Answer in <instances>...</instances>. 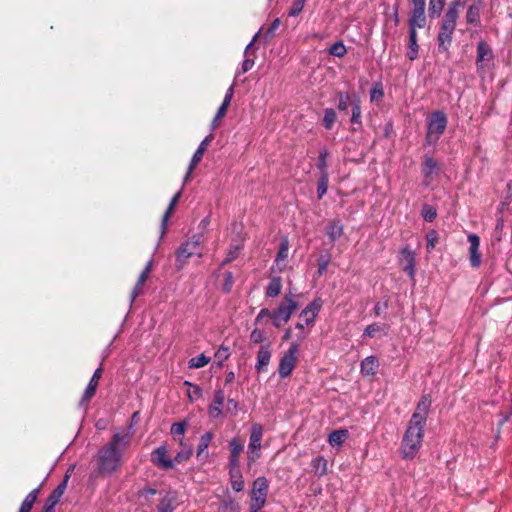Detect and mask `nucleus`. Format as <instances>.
I'll return each mask as SVG.
<instances>
[{"label": "nucleus", "instance_id": "obj_1", "mask_svg": "<svg viewBox=\"0 0 512 512\" xmlns=\"http://www.w3.org/2000/svg\"><path fill=\"white\" fill-rule=\"evenodd\" d=\"M133 433L130 429L114 432L111 439L103 445L95 456L97 471L101 475H112L122 464L125 451L130 447Z\"/></svg>", "mask_w": 512, "mask_h": 512}, {"label": "nucleus", "instance_id": "obj_2", "mask_svg": "<svg viewBox=\"0 0 512 512\" xmlns=\"http://www.w3.org/2000/svg\"><path fill=\"white\" fill-rule=\"evenodd\" d=\"M430 405V397L423 395L416 406L402 439L401 455L404 459L411 460L415 458L422 446L424 427Z\"/></svg>", "mask_w": 512, "mask_h": 512}, {"label": "nucleus", "instance_id": "obj_3", "mask_svg": "<svg viewBox=\"0 0 512 512\" xmlns=\"http://www.w3.org/2000/svg\"><path fill=\"white\" fill-rule=\"evenodd\" d=\"M463 5L464 3L460 2L459 0L452 1L443 16L437 37L438 50L440 52H447L449 50L457 20L459 18V11Z\"/></svg>", "mask_w": 512, "mask_h": 512}, {"label": "nucleus", "instance_id": "obj_4", "mask_svg": "<svg viewBox=\"0 0 512 512\" xmlns=\"http://www.w3.org/2000/svg\"><path fill=\"white\" fill-rule=\"evenodd\" d=\"M447 117L442 111H435L427 118L426 143L435 145L447 127Z\"/></svg>", "mask_w": 512, "mask_h": 512}, {"label": "nucleus", "instance_id": "obj_5", "mask_svg": "<svg viewBox=\"0 0 512 512\" xmlns=\"http://www.w3.org/2000/svg\"><path fill=\"white\" fill-rule=\"evenodd\" d=\"M297 308L298 303L295 300V295L291 292L286 293L277 309L273 311V325L280 328L282 323H287L290 320Z\"/></svg>", "mask_w": 512, "mask_h": 512}, {"label": "nucleus", "instance_id": "obj_6", "mask_svg": "<svg viewBox=\"0 0 512 512\" xmlns=\"http://www.w3.org/2000/svg\"><path fill=\"white\" fill-rule=\"evenodd\" d=\"M268 492V481L265 477H258L253 482L250 505L253 512L261 510L265 503Z\"/></svg>", "mask_w": 512, "mask_h": 512}, {"label": "nucleus", "instance_id": "obj_7", "mask_svg": "<svg viewBox=\"0 0 512 512\" xmlns=\"http://www.w3.org/2000/svg\"><path fill=\"white\" fill-rule=\"evenodd\" d=\"M263 437L262 425L256 423L251 428L247 458L248 466L260 458L261 441Z\"/></svg>", "mask_w": 512, "mask_h": 512}, {"label": "nucleus", "instance_id": "obj_8", "mask_svg": "<svg viewBox=\"0 0 512 512\" xmlns=\"http://www.w3.org/2000/svg\"><path fill=\"white\" fill-rule=\"evenodd\" d=\"M298 344L293 343L289 347V349L285 352V354L280 359L278 372L281 378L288 377L293 369L295 368L297 362V353H298Z\"/></svg>", "mask_w": 512, "mask_h": 512}, {"label": "nucleus", "instance_id": "obj_9", "mask_svg": "<svg viewBox=\"0 0 512 512\" xmlns=\"http://www.w3.org/2000/svg\"><path fill=\"white\" fill-rule=\"evenodd\" d=\"M494 59L493 51L485 41H479L477 44L476 67L477 72L482 74L490 67Z\"/></svg>", "mask_w": 512, "mask_h": 512}, {"label": "nucleus", "instance_id": "obj_10", "mask_svg": "<svg viewBox=\"0 0 512 512\" xmlns=\"http://www.w3.org/2000/svg\"><path fill=\"white\" fill-rule=\"evenodd\" d=\"M412 11L409 26L424 28L426 25L425 5L426 0H412Z\"/></svg>", "mask_w": 512, "mask_h": 512}, {"label": "nucleus", "instance_id": "obj_11", "mask_svg": "<svg viewBox=\"0 0 512 512\" xmlns=\"http://www.w3.org/2000/svg\"><path fill=\"white\" fill-rule=\"evenodd\" d=\"M288 252H289V243L287 239H283L280 243L279 251L277 253L274 266L272 267L273 273H280L284 271V269L287 266V259H288Z\"/></svg>", "mask_w": 512, "mask_h": 512}, {"label": "nucleus", "instance_id": "obj_12", "mask_svg": "<svg viewBox=\"0 0 512 512\" xmlns=\"http://www.w3.org/2000/svg\"><path fill=\"white\" fill-rule=\"evenodd\" d=\"M469 261L473 268H478L481 264V255L479 253L480 239L476 234L468 235Z\"/></svg>", "mask_w": 512, "mask_h": 512}, {"label": "nucleus", "instance_id": "obj_13", "mask_svg": "<svg viewBox=\"0 0 512 512\" xmlns=\"http://www.w3.org/2000/svg\"><path fill=\"white\" fill-rule=\"evenodd\" d=\"M483 0H475L473 4H471L467 8L466 12V22L470 25L479 26L480 25V14L484 8Z\"/></svg>", "mask_w": 512, "mask_h": 512}, {"label": "nucleus", "instance_id": "obj_14", "mask_svg": "<svg viewBox=\"0 0 512 512\" xmlns=\"http://www.w3.org/2000/svg\"><path fill=\"white\" fill-rule=\"evenodd\" d=\"M401 263L404 265L403 270L408 273L411 278L415 276V254L408 247H404L401 252Z\"/></svg>", "mask_w": 512, "mask_h": 512}, {"label": "nucleus", "instance_id": "obj_15", "mask_svg": "<svg viewBox=\"0 0 512 512\" xmlns=\"http://www.w3.org/2000/svg\"><path fill=\"white\" fill-rule=\"evenodd\" d=\"M167 452V448L164 445L156 448L152 453L153 463L163 469L173 468V461L167 458Z\"/></svg>", "mask_w": 512, "mask_h": 512}, {"label": "nucleus", "instance_id": "obj_16", "mask_svg": "<svg viewBox=\"0 0 512 512\" xmlns=\"http://www.w3.org/2000/svg\"><path fill=\"white\" fill-rule=\"evenodd\" d=\"M229 468H239V457L243 451V443L238 438H233L230 443Z\"/></svg>", "mask_w": 512, "mask_h": 512}, {"label": "nucleus", "instance_id": "obj_17", "mask_svg": "<svg viewBox=\"0 0 512 512\" xmlns=\"http://www.w3.org/2000/svg\"><path fill=\"white\" fill-rule=\"evenodd\" d=\"M225 395L222 389L215 391L213 402L208 408V413L212 418H218L222 414V406L224 404Z\"/></svg>", "mask_w": 512, "mask_h": 512}, {"label": "nucleus", "instance_id": "obj_18", "mask_svg": "<svg viewBox=\"0 0 512 512\" xmlns=\"http://www.w3.org/2000/svg\"><path fill=\"white\" fill-rule=\"evenodd\" d=\"M101 375H102V368L99 367L98 369H96V371L94 372L92 378L90 379L85 391H84V394H83V397H82V402H88L92 399V397L95 395L96 393V389L98 387V382H99V379L101 378Z\"/></svg>", "mask_w": 512, "mask_h": 512}, {"label": "nucleus", "instance_id": "obj_19", "mask_svg": "<svg viewBox=\"0 0 512 512\" xmlns=\"http://www.w3.org/2000/svg\"><path fill=\"white\" fill-rule=\"evenodd\" d=\"M199 241H189L183 244L177 252V260L184 263L189 257L196 253Z\"/></svg>", "mask_w": 512, "mask_h": 512}, {"label": "nucleus", "instance_id": "obj_20", "mask_svg": "<svg viewBox=\"0 0 512 512\" xmlns=\"http://www.w3.org/2000/svg\"><path fill=\"white\" fill-rule=\"evenodd\" d=\"M271 358V351L269 345H262L257 353V362L255 369L257 372L263 371L269 364Z\"/></svg>", "mask_w": 512, "mask_h": 512}, {"label": "nucleus", "instance_id": "obj_21", "mask_svg": "<svg viewBox=\"0 0 512 512\" xmlns=\"http://www.w3.org/2000/svg\"><path fill=\"white\" fill-rule=\"evenodd\" d=\"M68 478L69 476L66 475L64 480L52 491L45 502L46 504L55 507L59 503L66 490Z\"/></svg>", "mask_w": 512, "mask_h": 512}, {"label": "nucleus", "instance_id": "obj_22", "mask_svg": "<svg viewBox=\"0 0 512 512\" xmlns=\"http://www.w3.org/2000/svg\"><path fill=\"white\" fill-rule=\"evenodd\" d=\"M409 28H410V31H409V42H408L407 57L411 61H413V60L417 59L418 51H419V46H418V43H417V32H416L418 27L409 26Z\"/></svg>", "mask_w": 512, "mask_h": 512}, {"label": "nucleus", "instance_id": "obj_23", "mask_svg": "<svg viewBox=\"0 0 512 512\" xmlns=\"http://www.w3.org/2000/svg\"><path fill=\"white\" fill-rule=\"evenodd\" d=\"M214 438V434L212 432H206L200 438V442L197 447V458L198 459H207L208 452L207 449Z\"/></svg>", "mask_w": 512, "mask_h": 512}, {"label": "nucleus", "instance_id": "obj_24", "mask_svg": "<svg viewBox=\"0 0 512 512\" xmlns=\"http://www.w3.org/2000/svg\"><path fill=\"white\" fill-rule=\"evenodd\" d=\"M379 362L376 357L368 356L361 362V373L364 376H373L376 374Z\"/></svg>", "mask_w": 512, "mask_h": 512}, {"label": "nucleus", "instance_id": "obj_25", "mask_svg": "<svg viewBox=\"0 0 512 512\" xmlns=\"http://www.w3.org/2000/svg\"><path fill=\"white\" fill-rule=\"evenodd\" d=\"M40 489H41V485L28 493V495L22 501L18 512H30L31 511L34 503L37 500Z\"/></svg>", "mask_w": 512, "mask_h": 512}, {"label": "nucleus", "instance_id": "obj_26", "mask_svg": "<svg viewBox=\"0 0 512 512\" xmlns=\"http://www.w3.org/2000/svg\"><path fill=\"white\" fill-rule=\"evenodd\" d=\"M229 474L232 489L236 492L242 491L245 483L239 468H229Z\"/></svg>", "mask_w": 512, "mask_h": 512}, {"label": "nucleus", "instance_id": "obj_27", "mask_svg": "<svg viewBox=\"0 0 512 512\" xmlns=\"http://www.w3.org/2000/svg\"><path fill=\"white\" fill-rule=\"evenodd\" d=\"M348 436V431L345 429L335 430L329 435L328 442L332 447H340Z\"/></svg>", "mask_w": 512, "mask_h": 512}, {"label": "nucleus", "instance_id": "obj_28", "mask_svg": "<svg viewBox=\"0 0 512 512\" xmlns=\"http://www.w3.org/2000/svg\"><path fill=\"white\" fill-rule=\"evenodd\" d=\"M176 501V493L168 492L158 504L159 512H173L174 506L173 503Z\"/></svg>", "mask_w": 512, "mask_h": 512}, {"label": "nucleus", "instance_id": "obj_29", "mask_svg": "<svg viewBox=\"0 0 512 512\" xmlns=\"http://www.w3.org/2000/svg\"><path fill=\"white\" fill-rule=\"evenodd\" d=\"M319 168L322 174L318 181L317 195L318 198L321 199L326 194L328 189V174L325 172V162H321Z\"/></svg>", "mask_w": 512, "mask_h": 512}, {"label": "nucleus", "instance_id": "obj_30", "mask_svg": "<svg viewBox=\"0 0 512 512\" xmlns=\"http://www.w3.org/2000/svg\"><path fill=\"white\" fill-rule=\"evenodd\" d=\"M389 330V325L381 323H373L368 325L364 330V336L373 338L379 333L386 334Z\"/></svg>", "mask_w": 512, "mask_h": 512}, {"label": "nucleus", "instance_id": "obj_31", "mask_svg": "<svg viewBox=\"0 0 512 512\" xmlns=\"http://www.w3.org/2000/svg\"><path fill=\"white\" fill-rule=\"evenodd\" d=\"M326 233L331 241H336L343 234V225L340 223V221H332L327 226Z\"/></svg>", "mask_w": 512, "mask_h": 512}, {"label": "nucleus", "instance_id": "obj_32", "mask_svg": "<svg viewBox=\"0 0 512 512\" xmlns=\"http://www.w3.org/2000/svg\"><path fill=\"white\" fill-rule=\"evenodd\" d=\"M282 282L280 277H272L266 288L268 297H276L281 293Z\"/></svg>", "mask_w": 512, "mask_h": 512}, {"label": "nucleus", "instance_id": "obj_33", "mask_svg": "<svg viewBox=\"0 0 512 512\" xmlns=\"http://www.w3.org/2000/svg\"><path fill=\"white\" fill-rule=\"evenodd\" d=\"M337 120V114L334 109L332 108H326L324 110V116H323V126L327 130H331Z\"/></svg>", "mask_w": 512, "mask_h": 512}, {"label": "nucleus", "instance_id": "obj_34", "mask_svg": "<svg viewBox=\"0 0 512 512\" xmlns=\"http://www.w3.org/2000/svg\"><path fill=\"white\" fill-rule=\"evenodd\" d=\"M446 0H430L428 13L431 18H437L440 16Z\"/></svg>", "mask_w": 512, "mask_h": 512}, {"label": "nucleus", "instance_id": "obj_35", "mask_svg": "<svg viewBox=\"0 0 512 512\" xmlns=\"http://www.w3.org/2000/svg\"><path fill=\"white\" fill-rule=\"evenodd\" d=\"M148 277L149 275H147V272H141L137 280V283L131 293V303H133L135 299L142 293V287L144 286Z\"/></svg>", "mask_w": 512, "mask_h": 512}, {"label": "nucleus", "instance_id": "obj_36", "mask_svg": "<svg viewBox=\"0 0 512 512\" xmlns=\"http://www.w3.org/2000/svg\"><path fill=\"white\" fill-rule=\"evenodd\" d=\"M210 362V358L205 354H200L196 357H193L188 362V367L190 369H198L206 366Z\"/></svg>", "mask_w": 512, "mask_h": 512}, {"label": "nucleus", "instance_id": "obj_37", "mask_svg": "<svg viewBox=\"0 0 512 512\" xmlns=\"http://www.w3.org/2000/svg\"><path fill=\"white\" fill-rule=\"evenodd\" d=\"M185 428H186V423L185 422H180V423L172 424L171 429H170V432H171V434L173 435V437L175 439H176V437H180L179 438V444L180 445H183V438H184V434H185Z\"/></svg>", "mask_w": 512, "mask_h": 512}, {"label": "nucleus", "instance_id": "obj_38", "mask_svg": "<svg viewBox=\"0 0 512 512\" xmlns=\"http://www.w3.org/2000/svg\"><path fill=\"white\" fill-rule=\"evenodd\" d=\"M311 466L319 475H324L327 472V461L322 456L313 459Z\"/></svg>", "mask_w": 512, "mask_h": 512}, {"label": "nucleus", "instance_id": "obj_39", "mask_svg": "<svg viewBox=\"0 0 512 512\" xmlns=\"http://www.w3.org/2000/svg\"><path fill=\"white\" fill-rule=\"evenodd\" d=\"M212 139H213L212 135H208L207 137H205L204 140L200 143V145L197 148V150L195 151V153L192 156L191 160H201V158L204 155L205 150L207 149V147L211 143Z\"/></svg>", "mask_w": 512, "mask_h": 512}, {"label": "nucleus", "instance_id": "obj_40", "mask_svg": "<svg viewBox=\"0 0 512 512\" xmlns=\"http://www.w3.org/2000/svg\"><path fill=\"white\" fill-rule=\"evenodd\" d=\"M439 241V235L436 230H430L426 234V249L431 252Z\"/></svg>", "mask_w": 512, "mask_h": 512}, {"label": "nucleus", "instance_id": "obj_41", "mask_svg": "<svg viewBox=\"0 0 512 512\" xmlns=\"http://www.w3.org/2000/svg\"><path fill=\"white\" fill-rule=\"evenodd\" d=\"M337 97H338V109L340 111H347L348 110V106H349V103L351 101V97L349 95L348 92H338L337 93Z\"/></svg>", "mask_w": 512, "mask_h": 512}, {"label": "nucleus", "instance_id": "obj_42", "mask_svg": "<svg viewBox=\"0 0 512 512\" xmlns=\"http://www.w3.org/2000/svg\"><path fill=\"white\" fill-rule=\"evenodd\" d=\"M350 121L353 124H361V106L359 99H355L352 102V115Z\"/></svg>", "mask_w": 512, "mask_h": 512}, {"label": "nucleus", "instance_id": "obj_43", "mask_svg": "<svg viewBox=\"0 0 512 512\" xmlns=\"http://www.w3.org/2000/svg\"><path fill=\"white\" fill-rule=\"evenodd\" d=\"M346 52H347V49L342 41H338V42L334 43L329 48V54L336 56V57H343L346 54Z\"/></svg>", "mask_w": 512, "mask_h": 512}, {"label": "nucleus", "instance_id": "obj_44", "mask_svg": "<svg viewBox=\"0 0 512 512\" xmlns=\"http://www.w3.org/2000/svg\"><path fill=\"white\" fill-rule=\"evenodd\" d=\"M183 448L181 451H179L176 456H175V459L174 461L176 463H181L183 461H186L187 459H189L193 453L192 451V448L191 447H187L185 446L184 444L182 445Z\"/></svg>", "mask_w": 512, "mask_h": 512}, {"label": "nucleus", "instance_id": "obj_45", "mask_svg": "<svg viewBox=\"0 0 512 512\" xmlns=\"http://www.w3.org/2000/svg\"><path fill=\"white\" fill-rule=\"evenodd\" d=\"M181 193H182L181 190L178 191L173 196V198L171 199L170 204H169V206H168V208H167V210H166V212H165V214L163 216V224H165L167 222V220L169 219V217H170L174 207L176 206V204L178 203V201H179V199L181 197Z\"/></svg>", "mask_w": 512, "mask_h": 512}, {"label": "nucleus", "instance_id": "obj_46", "mask_svg": "<svg viewBox=\"0 0 512 512\" xmlns=\"http://www.w3.org/2000/svg\"><path fill=\"white\" fill-rule=\"evenodd\" d=\"M421 214L427 222H432L437 216L436 209L431 205H424Z\"/></svg>", "mask_w": 512, "mask_h": 512}, {"label": "nucleus", "instance_id": "obj_47", "mask_svg": "<svg viewBox=\"0 0 512 512\" xmlns=\"http://www.w3.org/2000/svg\"><path fill=\"white\" fill-rule=\"evenodd\" d=\"M384 96V91L381 83H376L370 91L371 101L381 100Z\"/></svg>", "mask_w": 512, "mask_h": 512}, {"label": "nucleus", "instance_id": "obj_48", "mask_svg": "<svg viewBox=\"0 0 512 512\" xmlns=\"http://www.w3.org/2000/svg\"><path fill=\"white\" fill-rule=\"evenodd\" d=\"M230 356V350L227 346L221 345L215 353V358L218 360L219 365H222Z\"/></svg>", "mask_w": 512, "mask_h": 512}, {"label": "nucleus", "instance_id": "obj_49", "mask_svg": "<svg viewBox=\"0 0 512 512\" xmlns=\"http://www.w3.org/2000/svg\"><path fill=\"white\" fill-rule=\"evenodd\" d=\"M306 0H294L293 4L289 10L290 16H297L301 13L304 8Z\"/></svg>", "mask_w": 512, "mask_h": 512}, {"label": "nucleus", "instance_id": "obj_50", "mask_svg": "<svg viewBox=\"0 0 512 512\" xmlns=\"http://www.w3.org/2000/svg\"><path fill=\"white\" fill-rule=\"evenodd\" d=\"M300 317L304 319L305 324L308 326H313L314 320L316 316L313 312H311L308 308H304L300 314Z\"/></svg>", "mask_w": 512, "mask_h": 512}, {"label": "nucleus", "instance_id": "obj_51", "mask_svg": "<svg viewBox=\"0 0 512 512\" xmlns=\"http://www.w3.org/2000/svg\"><path fill=\"white\" fill-rule=\"evenodd\" d=\"M185 385H188L191 389L188 390V397L191 401H193L195 398L199 397L201 395V389L197 385H193L190 382H185Z\"/></svg>", "mask_w": 512, "mask_h": 512}, {"label": "nucleus", "instance_id": "obj_52", "mask_svg": "<svg viewBox=\"0 0 512 512\" xmlns=\"http://www.w3.org/2000/svg\"><path fill=\"white\" fill-rule=\"evenodd\" d=\"M233 283H234V278H233V274L231 272H226L224 274V285H223V290L228 293L230 292L232 286H233Z\"/></svg>", "mask_w": 512, "mask_h": 512}, {"label": "nucleus", "instance_id": "obj_53", "mask_svg": "<svg viewBox=\"0 0 512 512\" xmlns=\"http://www.w3.org/2000/svg\"><path fill=\"white\" fill-rule=\"evenodd\" d=\"M250 340L255 344L261 343L264 340L263 332L259 329H254L250 334Z\"/></svg>", "mask_w": 512, "mask_h": 512}, {"label": "nucleus", "instance_id": "obj_54", "mask_svg": "<svg viewBox=\"0 0 512 512\" xmlns=\"http://www.w3.org/2000/svg\"><path fill=\"white\" fill-rule=\"evenodd\" d=\"M322 306V302L320 299H315L310 304L306 306L311 312L314 313L315 316H317L318 312L320 311Z\"/></svg>", "mask_w": 512, "mask_h": 512}, {"label": "nucleus", "instance_id": "obj_55", "mask_svg": "<svg viewBox=\"0 0 512 512\" xmlns=\"http://www.w3.org/2000/svg\"><path fill=\"white\" fill-rule=\"evenodd\" d=\"M272 315H273V311H270L269 309L267 308H263L260 310V312L258 313L256 319H255V323L258 324L261 322V320L264 318V317H268L272 320Z\"/></svg>", "mask_w": 512, "mask_h": 512}, {"label": "nucleus", "instance_id": "obj_56", "mask_svg": "<svg viewBox=\"0 0 512 512\" xmlns=\"http://www.w3.org/2000/svg\"><path fill=\"white\" fill-rule=\"evenodd\" d=\"M228 107H229V105H227L226 103L222 102L221 106L218 108V111H217V113L215 115L213 123H216L218 120L222 119L225 116Z\"/></svg>", "mask_w": 512, "mask_h": 512}, {"label": "nucleus", "instance_id": "obj_57", "mask_svg": "<svg viewBox=\"0 0 512 512\" xmlns=\"http://www.w3.org/2000/svg\"><path fill=\"white\" fill-rule=\"evenodd\" d=\"M254 66V60L246 58L241 65V73H246Z\"/></svg>", "mask_w": 512, "mask_h": 512}, {"label": "nucleus", "instance_id": "obj_58", "mask_svg": "<svg viewBox=\"0 0 512 512\" xmlns=\"http://www.w3.org/2000/svg\"><path fill=\"white\" fill-rule=\"evenodd\" d=\"M223 512H240V508L237 503L229 502L224 505Z\"/></svg>", "mask_w": 512, "mask_h": 512}, {"label": "nucleus", "instance_id": "obj_59", "mask_svg": "<svg viewBox=\"0 0 512 512\" xmlns=\"http://www.w3.org/2000/svg\"><path fill=\"white\" fill-rule=\"evenodd\" d=\"M233 94H234V87H233V85H231L228 88V90L226 91L223 103H226L227 105H230L232 97H233Z\"/></svg>", "mask_w": 512, "mask_h": 512}, {"label": "nucleus", "instance_id": "obj_60", "mask_svg": "<svg viewBox=\"0 0 512 512\" xmlns=\"http://www.w3.org/2000/svg\"><path fill=\"white\" fill-rule=\"evenodd\" d=\"M279 25H280V20H279V19H275V20L271 23V25L269 26V28L267 29V34H268V35H270V36H272V35L275 33V31L278 29Z\"/></svg>", "mask_w": 512, "mask_h": 512}, {"label": "nucleus", "instance_id": "obj_61", "mask_svg": "<svg viewBox=\"0 0 512 512\" xmlns=\"http://www.w3.org/2000/svg\"><path fill=\"white\" fill-rule=\"evenodd\" d=\"M387 308V303H384V305H381L380 303H377L374 307L375 315L379 316L381 313Z\"/></svg>", "mask_w": 512, "mask_h": 512}, {"label": "nucleus", "instance_id": "obj_62", "mask_svg": "<svg viewBox=\"0 0 512 512\" xmlns=\"http://www.w3.org/2000/svg\"><path fill=\"white\" fill-rule=\"evenodd\" d=\"M196 163L197 162H191V164L189 165L188 167V170L186 172V175L184 177V182H187L189 177H190V174L193 172V170L195 169V166H196Z\"/></svg>", "mask_w": 512, "mask_h": 512}, {"label": "nucleus", "instance_id": "obj_63", "mask_svg": "<svg viewBox=\"0 0 512 512\" xmlns=\"http://www.w3.org/2000/svg\"><path fill=\"white\" fill-rule=\"evenodd\" d=\"M258 36H259V32H258V33H256V34L254 35V37L252 38L251 42L246 46V48H245V54H247V53H248V51L251 49V47H252V46L254 45V43L257 41Z\"/></svg>", "mask_w": 512, "mask_h": 512}, {"label": "nucleus", "instance_id": "obj_64", "mask_svg": "<svg viewBox=\"0 0 512 512\" xmlns=\"http://www.w3.org/2000/svg\"><path fill=\"white\" fill-rule=\"evenodd\" d=\"M328 262L324 261L319 264L318 273L322 274L327 269Z\"/></svg>", "mask_w": 512, "mask_h": 512}]
</instances>
